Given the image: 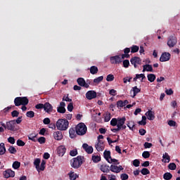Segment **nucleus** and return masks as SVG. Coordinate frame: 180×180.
Returning a JSON list of instances; mask_svg holds the SVG:
<instances>
[{
  "mask_svg": "<svg viewBox=\"0 0 180 180\" xmlns=\"http://www.w3.org/2000/svg\"><path fill=\"white\" fill-rule=\"evenodd\" d=\"M70 124V122L68 120L65 119H59L56 122V127L58 130H60V131H65L67 129H68V126Z\"/></svg>",
  "mask_w": 180,
  "mask_h": 180,
  "instance_id": "nucleus-1",
  "label": "nucleus"
},
{
  "mask_svg": "<svg viewBox=\"0 0 180 180\" xmlns=\"http://www.w3.org/2000/svg\"><path fill=\"white\" fill-rule=\"evenodd\" d=\"M84 163V156H77V158H74L72 160H70V165L75 169H78L81 165Z\"/></svg>",
  "mask_w": 180,
  "mask_h": 180,
  "instance_id": "nucleus-2",
  "label": "nucleus"
},
{
  "mask_svg": "<svg viewBox=\"0 0 180 180\" xmlns=\"http://www.w3.org/2000/svg\"><path fill=\"white\" fill-rule=\"evenodd\" d=\"M86 125L84 123H79L76 127V133L78 136H84V134H86Z\"/></svg>",
  "mask_w": 180,
  "mask_h": 180,
  "instance_id": "nucleus-3",
  "label": "nucleus"
},
{
  "mask_svg": "<svg viewBox=\"0 0 180 180\" xmlns=\"http://www.w3.org/2000/svg\"><path fill=\"white\" fill-rule=\"evenodd\" d=\"M29 103V99L27 97H16L14 99L15 106H20L21 105H27Z\"/></svg>",
  "mask_w": 180,
  "mask_h": 180,
  "instance_id": "nucleus-4",
  "label": "nucleus"
},
{
  "mask_svg": "<svg viewBox=\"0 0 180 180\" xmlns=\"http://www.w3.org/2000/svg\"><path fill=\"white\" fill-rule=\"evenodd\" d=\"M6 129L11 131H18L19 130V126L16 124V121L11 120L6 122Z\"/></svg>",
  "mask_w": 180,
  "mask_h": 180,
  "instance_id": "nucleus-5",
  "label": "nucleus"
},
{
  "mask_svg": "<svg viewBox=\"0 0 180 180\" xmlns=\"http://www.w3.org/2000/svg\"><path fill=\"white\" fill-rule=\"evenodd\" d=\"M15 171L12 170V169H7L3 172V176L8 179L9 178H15Z\"/></svg>",
  "mask_w": 180,
  "mask_h": 180,
  "instance_id": "nucleus-6",
  "label": "nucleus"
},
{
  "mask_svg": "<svg viewBox=\"0 0 180 180\" xmlns=\"http://www.w3.org/2000/svg\"><path fill=\"white\" fill-rule=\"evenodd\" d=\"M124 169V168H123L122 165L117 166L115 165H111L110 167V171H111V172H115V174H119L120 171H123Z\"/></svg>",
  "mask_w": 180,
  "mask_h": 180,
  "instance_id": "nucleus-7",
  "label": "nucleus"
},
{
  "mask_svg": "<svg viewBox=\"0 0 180 180\" xmlns=\"http://www.w3.org/2000/svg\"><path fill=\"white\" fill-rule=\"evenodd\" d=\"M130 63L134 65V68H137V64L138 65H141V58L134 56L131 58Z\"/></svg>",
  "mask_w": 180,
  "mask_h": 180,
  "instance_id": "nucleus-8",
  "label": "nucleus"
},
{
  "mask_svg": "<svg viewBox=\"0 0 180 180\" xmlns=\"http://www.w3.org/2000/svg\"><path fill=\"white\" fill-rule=\"evenodd\" d=\"M169 60H171V53L168 52L162 53L160 58L161 63H165V61H169Z\"/></svg>",
  "mask_w": 180,
  "mask_h": 180,
  "instance_id": "nucleus-9",
  "label": "nucleus"
},
{
  "mask_svg": "<svg viewBox=\"0 0 180 180\" xmlns=\"http://www.w3.org/2000/svg\"><path fill=\"white\" fill-rule=\"evenodd\" d=\"M176 37L170 36L167 40V46L172 48L176 44Z\"/></svg>",
  "mask_w": 180,
  "mask_h": 180,
  "instance_id": "nucleus-10",
  "label": "nucleus"
},
{
  "mask_svg": "<svg viewBox=\"0 0 180 180\" xmlns=\"http://www.w3.org/2000/svg\"><path fill=\"white\" fill-rule=\"evenodd\" d=\"M110 60L111 64H120L123 60H122V58H120V56L117 55L115 56H111L110 58Z\"/></svg>",
  "mask_w": 180,
  "mask_h": 180,
  "instance_id": "nucleus-11",
  "label": "nucleus"
},
{
  "mask_svg": "<svg viewBox=\"0 0 180 180\" xmlns=\"http://www.w3.org/2000/svg\"><path fill=\"white\" fill-rule=\"evenodd\" d=\"M86 98L89 99V101H92V99H95L96 98V91L94 90H90L86 93Z\"/></svg>",
  "mask_w": 180,
  "mask_h": 180,
  "instance_id": "nucleus-12",
  "label": "nucleus"
},
{
  "mask_svg": "<svg viewBox=\"0 0 180 180\" xmlns=\"http://www.w3.org/2000/svg\"><path fill=\"white\" fill-rule=\"evenodd\" d=\"M44 110L46 113H51L53 112V105L50 104V103L46 102L44 104Z\"/></svg>",
  "mask_w": 180,
  "mask_h": 180,
  "instance_id": "nucleus-13",
  "label": "nucleus"
},
{
  "mask_svg": "<svg viewBox=\"0 0 180 180\" xmlns=\"http://www.w3.org/2000/svg\"><path fill=\"white\" fill-rule=\"evenodd\" d=\"M77 84L79 86H84V88H89V84L85 82V79L82 77H79L77 79Z\"/></svg>",
  "mask_w": 180,
  "mask_h": 180,
  "instance_id": "nucleus-14",
  "label": "nucleus"
},
{
  "mask_svg": "<svg viewBox=\"0 0 180 180\" xmlns=\"http://www.w3.org/2000/svg\"><path fill=\"white\" fill-rule=\"evenodd\" d=\"M82 148L87 154H92V153H94V148L92 146H89L88 143H83Z\"/></svg>",
  "mask_w": 180,
  "mask_h": 180,
  "instance_id": "nucleus-15",
  "label": "nucleus"
},
{
  "mask_svg": "<svg viewBox=\"0 0 180 180\" xmlns=\"http://www.w3.org/2000/svg\"><path fill=\"white\" fill-rule=\"evenodd\" d=\"M57 112L58 113H65V102H60L59 107L57 108Z\"/></svg>",
  "mask_w": 180,
  "mask_h": 180,
  "instance_id": "nucleus-16",
  "label": "nucleus"
},
{
  "mask_svg": "<svg viewBox=\"0 0 180 180\" xmlns=\"http://www.w3.org/2000/svg\"><path fill=\"white\" fill-rule=\"evenodd\" d=\"M53 136L55 140H57L58 141L63 140V132H61V131H56L53 132Z\"/></svg>",
  "mask_w": 180,
  "mask_h": 180,
  "instance_id": "nucleus-17",
  "label": "nucleus"
},
{
  "mask_svg": "<svg viewBox=\"0 0 180 180\" xmlns=\"http://www.w3.org/2000/svg\"><path fill=\"white\" fill-rule=\"evenodd\" d=\"M65 146H60L57 149V153L59 157H63L65 154L66 151Z\"/></svg>",
  "mask_w": 180,
  "mask_h": 180,
  "instance_id": "nucleus-18",
  "label": "nucleus"
},
{
  "mask_svg": "<svg viewBox=\"0 0 180 180\" xmlns=\"http://www.w3.org/2000/svg\"><path fill=\"white\" fill-rule=\"evenodd\" d=\"M96 148L97 151H103V150H105V144H103V141H98L97 144H96Z\"/></svg>",
  "mask_w": 180,
  "mask_h": 180,
  "instance_id": "nucleus-19",
  "label": "nucleus"
},
{
  "mask_svg": "<svg viewBox=\"0 0 180 180\" xmlns=\"http://www.w3.org/2000/svg\"><path fill=\"white\" fill-rule=\"evenodd\" d=\"M100 171H101L102 172L108 174V172H110V167H109V165H105V164L101 165L100 166Z\"/></svg>",
  "mask_w": 180,
  "mask_h": 180,
  "instance_id": "nucleus-20",
  "label": "nucleus"
},
{
  "mask_svg": "<svg viewBox=\"0 0 180 180\" xmlns=\"http://www.w3.org/2000/svg\"><path fill=\"white\" fill-rule=\"evenodd\" d=\"M146 116H147L148 120H154L155 119V115H154V112L152 110H149L146 112Z\"/></svg>",
  "mask_w": 180,
  "mask_h": 180,
  "instance_id": "nucleus-21",
  "label": "nucleus"
},
{
  "mask_svg": "<svg viewBox=\"0 0 180 180\" xmlns=\"http://www.w3.org/2000/svg\"><path fill=\"white\" fill-rule=\"evenodd\" d=\"M69 134L70 139H75L77 137V129L76 128H70L69 129Z\"/></svg>",
  "mask_w": 180,
  "mask_h": 180,
  "instance_id": "nucleus-22",
  "label": "nucleus"
},
{
  "mask_svg": "<svg viewBox=\"0 0 180 180\" xmlns=\"http://www.w3.org/2000/svg\"><path fill=\"white\" fill-rule=\"evenodd\" d=\"M103 157L108 162H110V160L112 158L110 156V150H105L103 153Z\"/></svg>",
  "mask_w": 180,
  "mask_h": 180,
  "instance_id": "nucleus-23",
  "label": "nucleus"
},
{
  "mask_svg": "<svg viewBox=\"0 0 180 180\" xmlns=\"http://www.w3.org/2000/svg\"><path fill=\"white\" fill-rule=\"evenodd\" d=\"M131 92H133V96H131V98H134L136 97V96L137 95V94L141 92V89L137 88V86L133 87V90H131L130 94H131Z\"/></svg>",
  "mask_w": 180,
  "mask_h": 180,
  "instance_id": "nucleus-24",
  "label": "nucleus"
},
{
  "mask_svg": "<svg viewBox=\"0 0 180 180\" xmlns=\"http://www.w3.org/2000/svg\"><path fill=\"white\" fill-rule=\"evenodd\" d=\"M146 71L153 72V66L151 65H143V72H146Z\"/></svg>",
  "mask_w": 180,
  "mask_h": 180,
  "instance_id": "nucleus-25",
  "label": "nucleus"
},
{
  "mask_svg": "<svg viewBox=\"0 0 180 180\" xmlns=\"http://www.w3.org/2000/svg\"><path fill=\"white\" fill-rule=\"evenodd\" d=\"M127 127H129V130H133L136 129V124L134 123V121H129L127 124Z\"/></svg>",
  "mask_w": 180,
  "mask_h": 180,
  "instance_id": "nucleus-26",
  "label": "nucleus"
},
{
  "mask_svg": "<svg viewBox=\"0 0 180 180\" xmlns=\"http://www.w3.org/2000/svg\"><path fill=\"white\" fill-rule=\"evenodd\" d=\"M6 153V148H5V143H0V155H4Z\"/></svg>",
  "mask_w": 180,
  "mask_h": 180,
  "instance_id": "nucleus-27",
  "label": "nucleus"
},
{
  "mask_svg": "<svg viewBox=\"0 0 180 180\" xmlns=\"http://www.w3.org/2000/svg\"><path fill=\"white\" fill-rule=\"evenodd\" d=\"M40 162H41V160H40V158H36L34 160V165L36 167V169L37 171H39V168L40 167Z\"/></svg>",
  "mask_w": 180,
  "mask_h": 180,
  "instance_id": "nucleus-28",
  "label": "nucleus"
},
{
  "mask_svg": "<svg viewBox=\"0 0 180 180\" xmlns=\"http://www.w3.org/2000/svg\"><path fill=\"white\" fill-rule=\"evenodd\" d=\"M126 122V117H122V118H117V125L123 126Z\"/></svg>",
  "mask_w": 180,
  "mask_h": 180,
  "instance_id": "nucleus-29",
  "label": "nucleus"
},
{
  "mask_svg": "<svg viewBox=\"0 0 180 180\" xmlns=\"http://www.w3.org/2000/svg\"><path fill=\"white\" fill-rule=\"evenodd\" d=\"M36 137H37V134H31L28 135V140H31L32 141H34V143H36V141H37Z\"/></svg>",
  "mask_w": 180,
  "mask_h": 180,
  "instance_id": "nucleus-30",
  "label": "nucleus"
},
{
  "mask_svg": "<svg viewBox=\"0 0 180 180\" xmlns=\"http://www.w3.org/2000/svg\"><path fill=\"white\" fill-rule=\"evenodd\" d=\"M69 178L70 180H75L77 179V178H78V175L75 173H74V172H70L69 174Z\"/></svg>",
  "mask_w": 180,
  "mask_h": 180,
  "instance_id": "nucleus-31",
  "label": "nucleus"
},
{
  "mask_svg": "<svg viewBox=\"0 0 180 180\" xmlns=\"http://www.w3.org/2000/svg\"><path fill=\"white\" fill-rule=\"evenodd\" d=\"M98 67L96 66H91L90 68V72L92 74V75H95V74H98Z\"/></svg>",
  "mask_w": 180,
  "mask_h": 180,
  "instance_id": "nucleus-32",
  "label": "nucleus"
},
{
  "mask_svg": "<svg viewBox=\"0 0 180 180\" xmlns=\"http://www.w3.org/2000/svg\"><path fill=\"white\" fill-rule=\"evenodd\" d=\"M163 178L165 180H171L172 179V174L169 172H166L164 174Z\"/></svg>",
  "mask_w": 180,
  "mask_h": 180,
  "instance_id": "nucleus-33",
  "label": "nucleus"
},
{
  "mask_svg": "<svg viewBox=\"0 0 180 180\" xmlns=\"http://www.w3.org/2000/svg\"><path fill=\"white\" fill-rule=\"evenodd\" d=\"M162 158L165 160V162H169V161H171V158L169 157V155H168V153H165Z\"/></svg>",
  "mask_w": 180,
  "mask_h": 180,
  "instance_id": "nucleus-34",
  "label": "nucleus"
},
{
  "mask_svg": "<svg viewBox=\"0 0 180 180\" xmlns=\"http://www.w3.org/2000/svg\"><path fill=\"white\" fill-rule=\"evenodd\" d=\"M148 80L150 82H154L155 81V75L154 74H148Z\"/></svg>",
  "mask_w": 180,
  "mask_h": 180,
  "instance_id": "nucleus-35",
  "label": "nucleus"
},
{
  "mask_svg": "<svg viewBox=\"0 0 180 180\" xmlns=\"http://www.w3.org/2000/svg\"><path fill=\"white\" fill-rule=\"evenodd\" d=\"M12 167L13 169H19V168H20V162L15 161L13 163Z\"/></svg>",
  "mask_w": 180,
  "mask_h": 180,
  "instance_id": "nucleus-36",
  "label": "nucleus"
},
{
  "mask_svg": "<svg viewBox=\"0 0 180 180\" xmlns=\"http://www.w3.org/2000/svg\"><path fill=\"white\" fill-rule=\"evenodd\" d=\"M112 119L110 113L107 112L104 115V122H108Z\"/></svg>",
  "mask_w": 180,
  "mask_h": 180,
  "instance_id": "nucleus-37",
  "label": "nucleus"
},
{
  "mask_svg": "<svg viewBox=\"0 0 180 180\" xmlns=\"http://www.w3.org/2000/svg\"><path fill=\"white\" fill-rule=\"evenodd\" d=\"M46 168V160H43L41 161V165L39 167V171H44Z\"/></svg>",
  "mask_w": 180,
  "mask_h": 180,
  "instance_id": "nucleus-38",
  "label": "nucleus"
},
{
  "mask_svg": "<svg viewBox=\"0 0 180 180\" xmlns=\"http://www.w3.org/2000/svg\"><path fill=\"white\" fill-rule=\"evenodd\" d=\"M168 168L172 171H175V169H176V165L174 162L169 163L168 165Z\"/></svg>",
  "mask_w": 180,
  "mask_h": 180,
  "instance_id": "nucleus-39",
  "label": "nucleus"
},
{
  "mask_svg": "<svg viewBox=\"0 0 180 180\" xmlns=\"http://www.w3.org/2000/svg\"><path fill=\"white\" fill-rule=\"evenodd\" d=\"M139 50H140V48L139 46H137L136 45H133L131 47V53H137V51H139Z\"/></svg>",
  "mask_w": 180,
  "mask_h": 180,
  "instance_id": "nucleus-40",
  "label": "nucleus"
},
{
  "mask_svg": "<svg viewBox=\"0 0 180 180\" xmlns=\"http://www.w3.org/2000/svg\"><path fill=\"white\" fill-rule=\"evenodd\" d=\"M122 65L124 68H129V66L130 65V61H129V60L127 59L124 60L122 62Z\"/></svg>",
  "mask_w": 180,
  "mask_h": 180,
  "instance_id": "nucleus-41",
  "label": "nucleus"
},
{
  "mask_svg": "<svg viewBox=\"0 0 180 180\" xmlns=\"http://www.w3.org/2000/svg\"><path fill=\"white\" fill-rule=\"evenodd\" d=\"M102 81H103V76H100L94 79V84H99L100 82H102Z\"/></svg>",
  "mask_w": 180,
  "mask_h": 180,
  "instance_id": "nucleus-42",
  "label": "nucleus"
},
{
  "mask_svg": "<svg viewBox=\"0 0 180 180\" xmlns=\"http://www.w3.org/2000/svg\"><path fill=\"white\" fill-rule=\"evenodd\" d=\"M92 161L94 162H99L101 161V156L94 155L92 156Z\"/></svg>",
  "mask_w": 180,
  "mask_h": 180,
  "instance_id": "nucleus-43",
  "label": "nucleus"
},
{
  "mask_svg": "<svg viewBox=\"0 0 180 180\" xmlns=\"http://www.w3.org/2000/svg\"><path fill=\"white\" fill-rule=\"evenodd\" d=\"M8 151L10 153V154H16L17 153V150L14 146H10L8 148Z\"/></svg>",
  "mask_w": 180,
  "mask_h": 180,
  "instance_id": "nucleus-44",
  "label": "nucleus"
},
{
  "mask_svg": "<svg viewBox=\"0 0 180 180\" xmlns=\"http://www.w3.org/2000/svg\"><path fill=\"white\" fill-rule=\"evenodd\" d=\"M141 173L142 174V175H148L150 174V170H148V169L147 168H143L141 170Z\"/></svg>",
  "mask_w": 180,
  "mask_h": 180,
  "instance_id": "nucleus-45",
  "label": "nucleus"
},
{
  "mask_svg": "<svg viewBox=\"0 0 180 180\" xmlns=\"http://www.w3.org/2000/svg\"><path fill=\"white\" fill-rule=\"evenodd\" d=\"M115 79V76L113 75H108L106 77V81H108V82H112V81H113Z\"/></svg>",
  "mask_w": 180,
  "mask_h": 180,
  "instance_id": "nucleus-46",
  "label": "nucleus"
},
{
  "mask_svg": "<svg viewBox=\"0 0 180 180\" xmlns=\"http://www.w3.org/2000/svg\"><path fill=\"white\" fill-rule=\"evenodd\" d=\"M26 144V143H25V141H22L21 139H18L17 141V146H18V147H23L25 146Z\"/></svg>",
  "mask_w": 180,
  "mask_h": 180,
  "instance_id": "nucleus-47",
  "label": "nucleus"
},
{
  "mask_svg": "<svg viewBox=\"0 0 180 180\" xmlns=\"http://www.w3.org/2000/svg\"><path fill=\"white\" fill-rule=\"evenodd\" d=\"M120 179L122 180H127L129 179V174L126 173H122L120 174Z\"/></svg>",
  "mask_w": 180,
  "mask_h": 180,
  "instance_id": "nucleus-48",
  "label": "nucleus"
},
{
  "mask_svg": "<svg viewBox=\"0 0 180 180\" xmlns=\"http://www.w3.org/2000/svg\"><path fill=\"white\" fill-rule=\"evenodd\" d=\"M39 144H44L46 143V138L44 136H41L37 139Z\"/></svg>",
  "mask_w": 180,
  "mask_h": 180,
  "instance_id": "nucleus-49",
  "label": "nucleus"
},
{
  "mask_svg": "<svg viewBox=\"0 0 180 180\" xmlns=\"http://www.w3.org/2000/svg\"><path fill=\"white\" fill-rule=\"evenodd\" d=\"M78 155V150H77V149H73L70 152V155H71V157H75V155Z\"/></svg>",
  "mask_w": 180,
  "mask_h": 180,
  "instance_id": "nucleus-50",
  "label": "nucleus"
},
{
  "mask_svg": "<svg viewBox=\"0 0 180 180\" xmlns=\"http://www.w3.org/2000/svg\"><path fill=\"white\" fill-rule=\"evenodd\" d=\"M111 126H117V118H112L110 121Z\"/></svg>",
  "mask_w": 180,
  "mask_h": 180,
  "instance_id": "nucleus-51",
  "label": "nucleus"
},
{
  "mask_svg": "<svg viewBox=\"0 0 180 180\" xmlns=\"http://www.w3.org/2000/svg\"><path fill=\"white\" fill-rule=\"evenodd\" d=\"M150 155H151L150 154V152H148V151H144L142 153V157L143 158H150Z\"/></svg>",
  "mask_w": 180,
  "mask_h": 180,
  "instance_id": "nucleus-52",
  "label": "nucleus"
},
{
  "mask_svg": "<svg viewBox=\"0 0 180 180\" xmlns=\"http://www.w3.org/2000/svg\"><path fill=\"white\" fill-rule=\"evenodd\" d=\"M68 112H72L74 110V104L72 103H70L68 105Z\"/></svg>",
  "mask_w": 180,
  "mask_h": 180,
  "instance_id": "nucleus-53",
  "label": "nucleus"
},
{
  "mask_svg": "<svg viewBox=\"0 0 180 180\" xmlns=\"http://www.w3.org/2000/svg\"><path fill=\"white\" fill-rule=\"evenodd\" d=\"M27 117H33L34 116V112L33 111H27L26 112Z\"/></svg>",
  "mask_w": 180,
  "mask_h": 180,
  "instance_id": "nucleus-54",
  "label": "nucleus"
},
{
  "mask_svg": "<svg viewBox=\"0 0 180 180\" xmlns=\"http://www.w3.org/2000/svg\"><path fill=\"white\" fill-rule=\"evenodd\" d=\"M144 148H151L153 147V143H148V142H145L143 144Z\"/></svg>",
  "mask_w": 180,
  "mask_h": 180,
  "instance_id": "nucleus-55",
  "label": "nucleus"
},
{
  "mask_svg": "<svg viewBox=\"0 0 180 180\" xmlns=\"http://www.w3.org/2000/svg\"><path fill=\"white\" fill-rule=\"evenodd\" d=\"M131 79H132V77H124L123 82H124V84H127V82H131Z\"/></svg>",
  "mask_w": 180,
  "mask_h": 180,
  "instance_id": "nucleus-56",
  "label": "nucleus"
},
{
  "mask_svg": "<svg viewBox=\"0 0 180 180\" xmlns=\"http://www.w3.org/2000/svg\"><path fill=\"white\" fill-rule=\"evenodd\" d=\"M134 167H140V160L136 159L133 161Z\"/></svg>",
  "mask_w": 180,
  "mask_h": 180,
  "instance_id": "nucleus-57",
  "label": "nucleus"
},
{
  "mask_svg": "<svg viewBox=\"0 0 180 180\" xmlns=\"http://www.w3.org/2000/svg\"><path fill=\"white\" fill-rule=\"evenodd\" d=\"M11 116L12 117H18L19 116V112L18 110H13L11 112Z\"/></svg>",
  "mask_w": 180,
  "mask_h": 180,
  "instance_id": "nucleus-58",
  "label": "nucleus"
},
{
  "mask_svg": "<svg viewBox=\"0 0 180 180\" xmlns=\"http://www.w3.org/2000/svg\"><path fill=\"white\" fill-rule=\"evenodd\" d=\"M117 91L116 90H115V89H110V91H109V94H110V95H111V96H116V95H117Z\"/></svg>",
  "mask_w": 180,
  "mask_h": 180,
  "instance_id": "nucleus-59",
  "label": "nucleus"
},
{
  "mask_svg": "<svg viewBox=\"0 0 180 180\" xmlns=\"http://www.w3.org/2000/svg\"><path fill=\"white\" fill-rule=\"evenodd\" d=\"M35 109H44V104L39 103L35 105Z\"/></svg>",
  "mask_w": 180,
  "mask_h": 180,
  "instance_id": "nucleus-60",
  "label": "nucleus"
},
{
  "mask_svg": "<svg viewBox=\"0 0 180 180\" xmlns=\"http://www.w3.org/2000/svg\"><path fill=\"white\" fill-rule=\"evenodd\" d=\"M168 124H169V126H170L172 127H175L176 125V122L175 121H174V120H169L168 122Z\"/></svg>",
  "mask_w": 180,
  "mask_h": 180,
  "instance_id": "nucleus-61",
  "label": "nucleus"
},
{
  "mask_svg": "<svg viewBox=\"0 0 180 180\" xmlns=\"http://www.w3.org/2000/svg\"><path fill=\"white\" fill-rule=\"evenodd\" d=\"M8 143H10L11 144H15V138H14V137H12V136H10V137L8 139Z\"/></svg>",
  "mask_w": 180,
  "mask_h": 180,
  "instance_id": "nucleus-62",
  "label": "nucleus"
},
{
  "mask_svg": "<svg viewBox=\"0 0 180 180\" xmlns=\"http://www.w3.org/2000/svg\"><path fill=\"white\" fill-rule=\"evenodd\" d=\"M50 122H51L50 118H49V117L44 119V120H43L44 124H50Z\"/></svg>",
  "mask_w": 180,
  "mask_h": 180,
  "instance_id": "nucleus-63",
  "label": "nucleus"
},
{
  "mask_svg": "<svg viewBox=\"0 0 180 180\" xmlns=\"http://www.w3.org/2000/svg\"><path fill=\"white\" fill-rule=\"evenodd\" d=\"M165 94L167 95H172V94H174V91L172 90V89H167L165 91Z\"/></svg>",
  "mask_w": 180,
  "mask_h": 180,
  "instance_id": "nucleus-64",
  "label": "nucleus"
}]
</instances>
